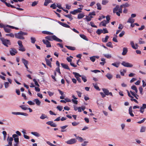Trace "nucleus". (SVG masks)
Instances as JSON below:
<instances>
[{"label":"nucleus","instance_id":"nucleus-14","mask_svg":"<svg viewBox=\"0 0 146 146\" xmlns=\"http://www.w3.org/2000/svg\"><path fill=\"white\" fill-rule=\"evenodd\" d=\"M13 140V139L12 137H9V136L7 139V141L8 142V144L10 146H11L12 145V142Z\"/></svg>","mask_w":146,"mask_h":146},{"label":"nucleus","instance_id":"nucleus-39","mask_svg":"<svg viewBox=\"0 0 146 146\" xmlns=\"http://www.w3.org/2000/svg\"><path fill=\"white\" fill-rule=\"evenodd\" d=\"M92 18V16L89 17L88 16H86V19L87 21H89L91 20Z\"/></svg>","mask_w":146,"mask_h":146},{"label":"nucleus","instance_id":"nucleus-40","mask_svg":"<svg viewBox=\"0 0 146 146\" xmlns=\"http://www.w3.org/2000/svg\"><path fill=\"white\" fill-rule=\"evenodd\" d=\"M130 44L131 45V47L133 49L135 48V44L134 43V41H130Z\"/></svg>","mask_w":146,"mask_h":146},{"label":"nucleus","instance_id":"nucleus-62","mask_svg":"<svg viewBox=\"0 0 146 146\" xmlns=\"http://www.w3.org/2000/svg\"><path fill=\"white\" fill-rule=\"evenodd\" d=\"M111 65L116 67H118L119 66V64H116L115 63L112 64Z\"/></svg>","mask_w":146,"mask_h":146},{"label":"nucleus","instance_id":"nucleus-9","mask_svg":"<svg viewBox=\"0 0 146 146\" xmlns=\"http://www.w3.org/2000/svg\"><path fill=\"white\" fill-rule=\"evenodd\" d=\"M102 90L104 93L107 96L110 95L113 96V95L111 92H109V90L103 88Z\"/></svg>","mask_w":146,"mask_h":146},{"label":"nucleus","instance_id":"nucleus-58","mask_svg":"<svg viewBox=\"0 0 146 146\" xmlns=\"http://www.w3.org/2000/svg\"><path fill=\"white\" fill-rule=\"evenodd\" d=\"M4 85L5 88H7L9 86V83L8 82H5L4 83Z\"/></svg>","mask_w":146,"mask_h":146},{"label":"nucleus","instance_id":"nucleus-23","mask_svg":"<svg viewBox=\"0 0 146 146\" xmlns=\"http://www.w3.org/2000/svg\"><path fill=\"white\" fill-rule=\"evenodd\" d=\"M51 2L52 0H45L44 5L45 6H47L49 3Z\"/></svg>","mask_w":146,"mask_h":146},{"label":"nucleus","instance_id":"nucleus-37","mask_svg":"<svg viewBox=\"0 0 146 146\" xmlns=\"http://www.w3.org/2000/svg\"><path fill=\"white\" fill-rule=\"evenodd\" d=\"M93 85L94 86V88L96 89L97 90L100 91V89L98 86V85L97 84H93Z\"/></svg>","mask_w":146,"mask_h":146},{"label":"nucleus","instance_id":"nucleus-53","mask_svg":"<svg viewBox=\"0 0 146 146\" xmlns=\"http://www.w3.org/2000/svg\"><path fill=\"white\" fill-rule=\"evenodd\" d=\"M139 90L141 94V95H143V89L142 87L141 86L139 87Z\"/></svg>","mask_w":146,"mask_h":146},{"label":"nucleus","instance_id":"nucleus-43","mask_svg":"<svg viewBox=\"0 0 146 146\" xmlns=\"http://www.w3.org/2000/svg\"><path fill=\"white\" fill-rule=\"evenodd\" d=\"M142 39L140 38L139 39V43L140 44H143L145 43V41L142 40Z\"/></svg>","mask_w":146,"mask_h":146},{"label":"nucleus","instance_id":"nucleus-31","mask_svg":"<svg viewBox=\"0 0 146 146\" xmlns=\"http://www.w3.org/2000/svg\"><path fill=\"white\" fill-rule=\"evenodd\" d=\"M119 8V6L117 5L113 9V13H116V11L117 12L118 11Z\"/></svg>","mask_w":146,"mask_h":146},{"label":"nucleus","instance_id":"nucleus-18","mask_svg":"<svg viewBox=\"0 0 146 146\" xmlns=\"http://www.w3.org/2000/svg\"><path fill=\"white\" fill-rule=\"evenodd\" d=\"M45 60L46 62L47 65L49 66L50 68H51L52 65L51 62L48 59L45 58Z\"/></svg>","mask_w":146,"mask_h":146},{"label":"nucleus","instance_id":"nucleus-54","mask_svg":"<svg viewBox=\"0 0 146 146\" xmlns=\"http://www.w3.org/2000/svg\"><path fill=\"white\" fill-rule=\"evenodd\" d=\"M6 36H9L13 38L14 37V35L12 33H10V34H7L6 35Z\"/></svg>","mask_w":146,"mask_h":146},{"label":"nucleus","instance_id":"nucleus-8","mask_svg":"<svg viewBox=\"0 0 146 146\" xmlns=\"http://www.w3.org/2000/svg\"><path fill=\"white\" fill-rule=\"evenodd\" d=\"M76 142V140L75 138L72 139L68 141H66L67 144H72L75 143Z\"/></svg>","mask_w":146,"mask_h":146},{"label":"nucleus","instance_id":"nucleus-57","mask_svg":"<svg viewBox=\"0 0 146 146\" xmlns=\"http://www.w3.org/2000/svg\"><path fill=\"white\" fill-rule=\"evenodd\" d=\"M90 60L93 62H94L95 60V57L93 56L90 57Z\"/></svg>","mask_w":146,"mask_h":146},{"label":"nucleus","instance_id":"nucleus-41","mask_svg":"<svg viewBox=\"0 0 146 146\" xmlns=\"http://www.w3.org/2000/svg\"><path fill=\"white\" fill-rule=\"evenodd\" d=\"M107 78L109 80L111 79L112 78V76L110 74L108 73L106 75Z\"/></svg>","mask_w":146,"mask_h":146},{"label":"nucleus","instance_id":"nucleus-10","mask_svg":"<svg viewBox=\"0 0 146 146\" xmlns=\"http://www.w3.org/2000/svg\"><path fill=\"white\" fill-rule=\"evenodd\" d=\"M42 42L44 44L46 45L47 47L48 48L51 47V45L50 44V43L48 40H45L44 39L42 40Z\"/></svg>","mask_w":146,"mask_h":146},{"label":"nucleus","instance_id":"nucleus-50","mask_svg":"<svg viewBox=\"0 0 146 146\" xmlns=\"http://www.w3.org/2000/svg\"><path fill=\"white\" fill-rule=\"evenodd\" d=\"M126 72V70H125L123 69V71H120V73L123 76H124L125 73Z\"/></svg>","mask_w":146,"mask_h":146},{"label":"nucleus","instance_id":"nucleus-51","mask_svg":"<svg viewBox=\"0 0 146 146\" xmlns=\"http://www.w3.org/2000/svg\"><path fill=\"white\" fill-rule=\"evenodd\" d=\"M106 45L110 47L111 48L112 47V43L110 42H108V43H107L106 44Z\"/></svg>","mask_w":146,"mask_h":146},{"label":"nucleus","instance_id":"nucleus-17","mask_svg":"<svg viewBox=\"0 0 146 146\" xmlns=\"http://www.w3.org/2000/svg\"><path fill=\"white\" fill-rule=\"evenodd\" d=\"M34 102H35V104L38 106H39L41 104V102L38 99H34L33 100Z\"/></svg>","mask_w":146,"mask_h":146},{"label":"nucleus","instance_id":"nucleus-25","mask_svg":"<svg viewBox=\"0 0 146 146\" xmlns=\"http://www.w3.org/2000/svg\"><path fill=\"white\" fill-rule=\"evenodd\" d=\"M108 33V31L106 28H103L102 29H101V33H102L104 34H105Z\"/></svg>","mask_w":146,"mask_h":146},{"label":"nucleus","instance_id":"nucleus-22","mask_svg":"<svg viewBox=\"0 0 146 146\" xmlns=\"http://www.w3.org/2000/svg\"><path fill=\"white\" fill-rule=\"evenodd\" d=\"M135 20L134 19L130 17L128 19L127 22L132 24L135 22Z\"/></svg>","mask_w":146,"mask_h":146},{"label":"nucleus","instance_id":"nucleus-64","mask_svg":"<svg viewBox=\"0 0 146 146\" xmlns=\"http://www.w3.org/2000/svg\"><path fill=\"white\" fill-rule=\"evenodd\" d=\"M142 82L143 83L142 86L143 87H145L146 86V82H145L144 80H143Z\"/></svg>","mask_w":146,"mask_h":146},{"label":"nucleus","instance_id":"nucleus-27","mask_svg":"<svg viewBox=\"0 0 146 146\" xmlns=\"http://www.w3.org/2000/svg\"><path fill=\"white\" fill-rule=\"evenodd\" d=\"M84 16L83 13H80L79 14L78 16V19H80L83 18Z\"/></svg>","mask_w":146,"mask_h":146},{"label":"nucleus","instance_id":"nucleus-47","mask_svg":"<svg viewBox=\"0 0 146 146\" xmlns=\"http://www.w3.org/2000/svg\"><path fill=\"white\" fill-rule=\"evenodd\" d=\"M104 56L108 58H110L111 56V54H104Z\"/></svg>","mask_w":146,"mask_h":146},{"label":"nucleus","instance_id":"nucleus-46","mask_svg":"<svg viewBox=\"0 0 146 146\" xmlns=\"http://www.w3.org/2000/svg\"><path fill=\"white\" fill-rule=\"evenodd\" d=\"M50 7L54 9H55L56 8V5L55 3H54L51 5Z\"/></svg>","mask_w":146,"mask_h":146},{"label":"nucleus","instance_id":"nucleus-7","mask_svg":"<svg viewBox=\"0 0 146 146\" xmlns=\"http://www.w3.org/2000/svg\"><path fill=\"white\" fill-rule=\"evenodd\" d=\"M82 9L81 8H78L77 9L74 10L73 11H70V14L73 15H75L76 13L81 12Z\"/></svg>","mask_w":146,"mask_h":146},{"label":"nucleus","instance_id":"nucleus-11","mask_svg":"<svg viewBox=\"0 0 146 146\" xmlns=\"http://www.w3.org/2000/svg\"><path fill=\"white\" fill-rule=\"evenodd\" d=\"M12 114L16 115H21L25 116H27L28 115L27 113L21 112H12Z\"/></svg>","mask_w":146,"mask_h":146},{"label":"nucleus","instance_id":"nucleus-4","mask_svg":"<svg viewBox=\"0 0 146 146\" xmlns=\"http://www.w3.org/2000/svg\"><path fill=\"white\" fill-rule=\"evenodd\" d=\"M0 40L3 44L7 47L8 46V45L11 44V43L9 40L6 39L4 38H0Z\"/></svg>","mask_w":146,"mask_h":146},{"label":"nucleus","instance_id":"nucleus-3","mask_svg":"<svg viewBox=\"0 0 146 146\" xmlns=\"http://www.w3.org/2000/svg\"><path fill=\"white\" fill-rule=\"evenodd\" d=\"M27 33H26L23 32L22 31H20L19 32L15 34V36L16 38L21 39H24L25 38L23 36L24 35H27Z\"/></svg>","mask_w":146,"mask_h":146},{"label":"nucleus","instance_id":"nucleus-29","mask_svg":"<svg viewBox=\"0 0 146 146\" xmlns=\"http://www.w3.org/2000/svg\"><path fill=\"white\" fill-rule=\"evenodd\" d=\"M109 37L107 35L106 36L105 38H103L102 39V40L103 42H106L108 40V39Z\"/></svg>","mask_w":146,"mask_h":146},{"label":"nucleus","instance_id":"nucleus-49","mask_svg":"<svg viewBox=\"0 0 146 146\" xmlns=\"http://www.w3.org/2000/svg\"><path fill=\"white\" fill-rule=\"evenodd\" d=\"M76 139H78V141L80 142H82L83 141V138L81 137H80L79 136L77 137H76Z\"/></svg>","mask_w":146,"mask_h":146},{"label":"nucleus","instance_id":"nucleus-55","mask_svg":"<svg viewBox=\"0 0 146 146\" xmlns=\"http://www.w3.org/2000/svg\"><path fill=\"white\" fill-rule=\"evenodd\" d=\"M38 1H35L33 2V3H32L31 6L32 7H34L35 5H37V4H38Z\"/></svg>","mask_w":146,"mask_h":146},{"label":"nucleus","instance_id":"nucleus-30","mask_svg":"<svg viewBox=\"0 0 146 146\" xmlns=\"http://www.w3.org/2000/svg\"><path fill=\"white\" fill-rule=\"evenodd\" d=\"M68 126V125H65L62 126L60 127V128L62 129L61 131V132H64L66 131V130H64V129H65Z\"/></svg>","mask_w":146,"mask_h":146},{"label":"nucleus","instance_id":"nucleus-6","mask_svg":"<svg viewBox=\"0 0 146 146\" xmlns=\"http://www.w3.org/2000/svg\"><path fill=\"white\" fill-rule=\"evenodd\" d=\"M121 64L123 66L127 67H132L133 66L132 64L125 61L122 62Z\"/></svg>","mask_w":146,"mask_h":146},{"label":"nucleus","instance_id":"nucleus-33","mask_svg":"<svg viewBox=\"0 0 146 146\" xmlns=\"http://www.w3.org/2000/svg\"><path fill=\"white\" fill-rule=\"evenodd\" d=\"M20 107L22 109L24 110H26L28 109V108L26 107L25 105H22L20 106Z\"/></svg>","mask_w":146,"mask_h":146},{"label":"nucleus","instance_id":"nucleus-63","mask_svg":"<svg viewBox=\"0 0 146 146\" xmlns=\"http://www.w3.org/2000/svg\"><path fill=\"white\" fill-rule=\"evenodd\" d=\"M56 108L60 111H61L63 107L62 106H57Z\"/></svg>","mask_w":146,"mask_h":146},{"label":"nucleus","instance_id":"nucleus-26","mask_svg":"<svg viewBox=\"0 0 146 146\" xmlns=\"http://www.w3.org/2000/svg\"><path fill=\"white\" fill-rule=\"evenodd\" d=\"M80 37L83 39H84L86 40L87 41L88 40V38L86 37V36L84 34H80Z\"/></svg>","mask_w":146,"mask_h":146},{"label":"nucleus","instance_id":"nucleus-2","mask_svg":"<svg viewBox=\"0 0 146 146\" xmlns=\"http://www.w3.org/2000/svg\"><path fill=\"white\" fill-rule=\"evenodd\" d=\"M131 88L135 92H133L132 91L130 90V93L135 98L137 99H138V97H139V96L137 94L138 92V90L136 87L135 85H133L131 86Z\"/></svg>","mask_w":146,"mask_h":146},{"label":"nucleus","instance_id":"nucleus-20","mask_svg":"<svg viewBox=\"0 0 146 146\" xmlns=\"http://www.w3.org/2000/svg\"><path fill=\"white\" fill-rule=\"evenodd\" d=\"M127 48H123V52L122 53V54L123 55H125L127 52Z\"/></svg>","mask_w":146,"mask_h":146},{"label":"nucleus","instance_id":"nucleus-28","mask_svg":"<svg viewBox=\"0 0 146 146\" xmlns=\"http://www.w3.org/2000/svg\"><path fill=\"white\" fill-rule=\"evenodd\" d=\"M4 29L5 32L7 33H9L11 32V29L7 28L6 27H5V28H4Z\"/></svg>","mask_w":146,"mask_h":146},{"label":"nucleus","instance_id":"nucleus-60","mask_svg":"<svg viewBox=\"0 0 146 146\" xmlns=\"http://www.w3.org/2000/svg\"><path fill=\"white\" fill-rule=\"evenodd\" d=\"M82 80L84 81V82H86L87 79L85 76H82Z\"/></svg>","mask_w":146,"mask_h":146},{"label":"nucleus","instance_id":"nucleus-35","mask_svg":"<svg viewBox=\"0 0 146 146\" xmlns=\"http://www.w3.org/2000/svg\"><path fill=\"white\" fill-rule=\"evenodd\" d=\"M19 50L20 51L24 52L25 50V49L24 48L23 45L22 47L19 46Z\"/></svg>","mask_w":146,"mask_h":146},{"label":"nucleus","instance_id":"nucleus-15","mask_svg":"<svg viewBox=\"0 0 146 146\" xmlns=\"http://www.w3.org/2000/svg\"><path fill=\"white\" fill-rule=\"evenodd\" d=\"M58 23L60 25H62V26L64 27H66V28H69L70 27L69 25H68L66 23H62V22H61L60 21H58Z\"/></svg>","mask_w":146,"mask_h":146},{"label":"nucleus","instance_id":"nucleus-38","mask_svg":"<svg viewBox=\"0 0 146 146\" xmlns=\"http://www.w3.org/2000/svg\"><path fill=\"white\" fill-rule=\"evenodd\" d=\"M47 117V116L46 115L44 114H42V115L40 117V118L42 119H44L45 118H46Z\"/></svg>","mask_w":146,"mask_h":146},{"label":"nucleus","instance_id":"nucleus-61","mask_svg":"<svg viewBox=\"0 0 146 146\" xmlns=\"http://www.w3.org/2000/svg\"><path fill=\"white\" fill-rule=\"evenodd\" d=\"M27 103L30 105H34L35 104V103L31 101H28Z\"/></svg>","mask_w":146,"mask_h":146},{"label":"nucleus","instance_id":"nucleus-19","mask_svg":"<svg viewBox=\"0 0 146 146\" xmlns=\"http://www.w3.org/2000/svg\"><path fill=\"white\" fill-rule=\"evenodd\" d=\"M129 113L130 115L132 116L133 117L134 116V114L132 112V107L131 106H130L129 108Z\"/></svg>","mask_w":146,"mask_h":146},{"label":"nucleus","instance_id":"nucleus-5","mask_svg":"<svg viewBox=\"0 0 146 146\" xmlns=\"http://www.w3.org/2000/svg\"><path fill=\"white\" fill-rule=\"evenodd\" d=\"M106 19L107 21L104 20L101 22V25L104 27L106 26V25L109 23L110 20V16L108 15L106 17Z\"/></svg>","mask_w":146,"mask_h":146},{"label":"nucleus","instance_id":"nucleus-21","mask_svg":"<svg viewBox=\"0 0 146 146\" xmlns=\"http://www.w3.org/2000/svg\"><path fill=\"white\" fill-rule=\"evenodd\" d=\"M65 46L68 49L71 50H76V48L74 47L71 46L67 45H65Z\"/></svg>","mask_w":146,"mask_h":146},{"label":"nucleus","instance_id":"nucleus-16","mask_svg":"<svg viewBox=\"0 0 146 146\" xmlns=\"http://www.w3.org/2000/svg\"><path fill=\"white\" fill-rule=\"evenodd\" d=\"M61 65L62 66V67L66 69L70 70V68L67 64L63 63H61Z\"/></svg>","mask_w":146,"mask_h":146},{"label":"nucleus","instance_id":"nucleus-34","mask_svg":"<svg viewBox=\"0 0 146 146\" xmlns=\"http://www.w3.org/2000/svg\"><path fill=\"white\" fill-rule=\"evenodd\" d=\"M31 133L33 135L35 136L36 137H39L40 135L37 132H31Z\"/></svg>","mask_w":146,"mask_h":146},{"label":"nucleus","instance_id":"nucleus-32","mask_svg":"<svg viewBox=\"0 0 146 146\" xmlns=\"http://www.w3.org/2000/svg\"><path fill=\"white\" fill-rule=\"evenodd\" d=\"M43 33L46 34L47 35H52L53 34V33L49 31H44L42 32Z\"/></svg>","mask_w":146,"mask_h":146},{"label":"nucleus","instance_id":"nucleus-42","mask_svg":"<svg viewBox=\"0 0 146 146\" xmlns=\"http://www.w3.org/2000/svg\"><path fill=\"white\" fill-rule=\"evenodd\" d=\"M145 127L143 126L141 127L140 131L141 132H145Z\"/></svg>","mask_w":146,"mask_h":146},{"label":"nucleus","instance_id":"nucleus-1","mask_svg":"<svg viewBox=\"0 0 146 146\" xmlns=\"http://www.w3.org/2000/svg\"><path fill=\"white\" fill-rule=\"evenodd\" d=\"M45 38L48 40L50 41H52L54 40L58 42H61L62 40L58 38L55 35H52V36H46Z\"/></svg>","mask_w":146,"mask_h":146},{"label":"nucleus","instance_id":"nucleus-13","mask_svg":"<svg viewBox=\"0 0 146 146\" xmlns=\"http://www.w3.org/2000/svg\"><path fill=\"white\" fill-rule=\"evenodd\" d=\"M10 53L11 55L14 56L17 53V51L15 48H12L10 51Z\"/></svg>","mask_w":146,"mask_h":146},{"label":"nucleus","instance_id":"nucleus-24","mask_svg":"<svg viewBox=\"0 0 146 146\" xmlns=\"http://www.w3.org/2000/svg\"><path fill=\"white\" fill-rule=\"evenodd\" d=\"M22 61L23 63L24 64L25 66L28 64V62L24 58H22Z\"/></svg>","mask_w":146,"mask_h":146},{"label":"nucleus","instance_id":"nucleus-56","mask_svg":"<svg viewBox=\"0 0 146 146\" xmlns=\"http://www.w3.org/2000/svg\"><path fill=\"white\" fill-rule=\"evenodd\" d=\"M76 92L78 95V96L79 97H81V95L82 94V93L79 91H76Z\"/></svg>","mask_w":146,"mask_h":146},{"label":"nucleus","instance_id":"nucleus-44","mask_svg":"<svg viewBox=\"0 0 146 146\" xmlns=\"http://www.w3.org/2000/svg\"><path fill=\"white\" fill-rule=\"evenodd\" d=\"M73 74L75 75V77L76 78H77L78 77L77 76H78L79 77H81V76L78 73L76 72H73Z\"/></svg>","mask_w":146,"mask_h":146},{"label":"nucleus","instance_id":"nucleus-36","mask_svg":"<svg viewBox=\"0 0 146 146\" xmlns=\"http://www.w3.org/2000/svg\"><path fill=\"white\" fill-rule=\"evenodd\" d=\"M105 60V59L104 58H102L101 59V61H102L101 62V65H104V64L106 62Z\"/></svg>","mask_w":146,"mask_h":146},{"label":"nucleus","instance_id":"nucleus-48","mask_svg":"<svg viewBox=\"0 0 146 146\" xmlns=\"http://www.w3.org/2000/svg\"><path fill=\"white\" fill-rule=\"evenodd\" d=\"M108 1L107 0H103L102 1V4L103 5H105L108 3Z\"/></svg>","mask_w":146,"mask_h":146},{"label":"nucleus","instance_id":"nucleus-12","mask_svg":"<svg viewBox=\"0 0 146 146\" xmlns=\"http://www.w3.org/2000/svg\"><path fill=\"white\" fill-rule=\"evenodd\" d=\"M145 108H146V104H143L142 106L140 108V112L142 113H143L145 109Z\"/></svg>","mask_w":146,"mask_h":146},{"label":"nucleus","instance_id":"nucleus-59","mask_svg":"<svg viewBox=\"0 0 146 146\" xmlns=\"http://www.w3.org/2000/svg\"><path fill=\"white\" fill-rule=\"evenodd\" d=\"M33 81L34 82H35V85L38 86H39V85L38 84L37 82L36 81V80L35 79H34L33 80Z\"/></svg>","mask_w":146,"mask_h":146},{"label":"nucleus","instance_id":"nucleus-52","mask_svg":"<svg viewBox=\"0 0 146 146\" xmlns=\"http://www.w3.org/2000/svg\"><path fill=\"white\" fill-rule=\"evenodd\" d=\"M19 46L22 47L23 45L22 44V42L21 40H19L17 42Z\"/></svg>","mask_w":146,"mask_h":146},{"label":"nucleus","instance_id":"nucleus-45","mask_svg":"<svg viewBox=\"0 0 146 146\" xmlns=\"http://www.w3.org/2000/svg\"><path fill=\"white\" fill-rule=\"evenodd\" d=\"M31 42L33 43H34L36 41V40L35 38L31 37Z\"/></svg>","mask_w":146,"mask_h":146}]
</instances>
